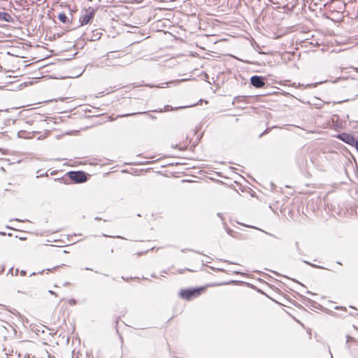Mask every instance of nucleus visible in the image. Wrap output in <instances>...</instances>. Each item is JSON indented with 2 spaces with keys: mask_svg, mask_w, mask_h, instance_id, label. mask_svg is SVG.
I'll return each mask as SVG.
<instances>
[{
  "mask_svg": "<svg viewBox=\"0 0 358 358\" xmlns=\"http://www.w3.org/2000/svg\"><path fill=\"white\" fill-rule=\"evenodd\" d=\"M58 19L63 23H67L69 22L68 17L64 13H60L59 14Z\"/></svg>",
  "mask_w": 358,
  "mask_h": 358,
  "instance_id": "0eeeda50",
  "label": "nucleus"
},
{
  "mask_svg": "<svg viewBox=\"0 0 358 358\" xmlns=\"http://www.w3.org/2000/svg\"><path fill=\"white\" fill-rule=\"evenodd\" d=\"M351 341H354V338H352L351 336H348L347 343H348Z\"/></svg>",
  "mask_w": 358,
  "mask_h": 358,
  "instance_id": "dca6fc26",
  "label": "nucleus"
},
{
  "mask_svg": "<svg viewBox=\"0 0 358 358\" xmlns=\"http://www.w3.org/2000/svg\"><path fill=\"white\" fill-rule=\"evenodd\" d=\"M250 83L256 88H261L265 85L264 78L259 76H253L250 78Z\"/></svg>",
  "mask_w": 358,
  "mask_h": 358,
  "instance_id": "7ed1b4c3",
  "label": "nucleus"
},
{
  "mask_svg": "<svg viewBox=\"0 0 358 358\" xmlns=\"http://www.w3.org/2000/svg\"><path fill=\"white\" fill-rule=\"evenodd\" d=\"M338 138L343 142L350 145H354L356 141H357L355 138V137L352 135L346 133H342L339 134Z\"/></svg>",
  "mask_w": 358,
  "mask_h": 358,
  "instance_id": "20e7f679",
  "label": "nucleus"
},
{
  "mask_svg": "<svg viewBox=\"0 0 358 358\" xmlns=\"http://www.w3.org/2000/svg\"><path fill=\"white\" fill-rule=\"evenodd\" d=\"M304 262H305L306 264H309V265H311V266H313V267H317L315 265L311 264L310 263H309V262H306V261H304Z\"/></svg>",
  "mask_w": 358,
  "mask_h": 358,
  "instance_id": "6ab92c4d",
  "label": "nucleus"
},
{
  "mask_svg": "<svg viewBox=\"0 0 358 358\" xmlns=\"http://www.w3.org/2000/svg\"><path fill=\"white\" fill-rule=\"evenodd\" d=\"M203 290V287L183 289L180 291V296L183 299L190 300L193 298L199 296Z\"/></svg>",
  "mask_w": 358,
  "mask_h": 358,
  "instance_id": "f257e3e1",
  "label": "nucleus"
},
{
  "mask_svg": "<svg viewBox=\"0 0 358 358\" xmlns=\"http://www.w3.org/2000/svg\"><path fill=\"white\" fill-rule=\"evenodd\" d=\"M182 107H178V108H176V109H180L182 108Z\"/></svg>",
  "mask_w": 358,
  "mask_h": 358,
  "instance_id": "b1692460",
  "label": "nucleus"
},
{
  "mask_svg": "<svg viewBox=\"0 0 358 358\" xmlns=\"http://www.w3.org/2000/svg\"><path fill=\"white\" fill-rule=\"evenodd\" d=\"M244 96H236L234 99V102L240 101L241 99H243Z\"/></svg>",
  "mask_w": 358,
  "mask_h": 358,
  "instance_id": "f8f14e48",
  "label": "nucleus"
},
{
  "mask_svg": "<svg viewBox=\"0 0 358 358\" xmlns=\"http://www.w3.org/2000/svg\"><path fill=\"white\" fill-rule=\"evenodd\" d=\"M174 110V108L169 106V105H166L164 106V109L162 110V109H160L159 110H158L159 112H163V111H171V110Z\"/></svg>",
  "mask_w": 358,
  "mask_h": 358,
  "instance_id": "6e6552de",
  "label": "nucleus"
},
{
  "mask_svg": "<svg viewBox=\"0 0 358 358\" xmlns=\"http://www.w3.org/2000/svg\"><path fill=\"white\" fill-rule=\"evenodd\" d=\"M0 20L7 22H13L14 19L11 15L6 12H0Z\"/></svg>",
  "mask_w": 358,
  "mask_h": 358,
  "instance_id": "423d86ee",
  "label": "nucleus"
},
{
  "mask_svg": "<svg viewBox=\"0 0 358 358\" xmlns=\"http://www.w3.org/2000/svg\"><path fill=\"white\" fill-rule=\"evenodd\" d=\"M6 275H10L11 276H13V268H10L8 270V273H7V274H6Z\"/></svg>",
  "mask_w": 358,
  "mask_h": 358,
  "instance_id": "9b49d317",
  "label": "nucleus"
},
{
  "mask_svg": "<svg viewBox=\"0 0 358 358\" xmlns=\"http://www.w3.org/2000/svg\"><path fill=\"white\" fill-rule=\"evenodd\" d=\"M269 131V129L267 128L264 132H262L260 135H259V137H262V136H264V134H267Z\"/></svg>",
  "mask_w": 358,
  "mask_h": 358,
  "instance_id": "ddd939ff",
  "label": "nucleus"
},
{
  "mask_svg": "<svg viewBox=\"0 0 358 358\" xmlns=\"http://www.w3.org/2000/svg\"><path fill=\"white\" fill-rule=\"evenodd\" d=\"M94 10H92L89 12H87L81 18L80 22L83 25L88 24L90 20L94 17Z\"/></svg>",
  "mask_w": 358,
  "mask_h": 358,
  "instance_id": "39448f33",
  "label": "nucleus"
},
{
  "mask_svg": "<svg viewBox=\"0 0 358 358\" xmlns=\"http://www.w3.org/2000/svg\"><path fill=\"white\" fill-rule=\"evenodd\" d=\"M295 246H296V250L298 251V253H299V255H302V254H303V252H302V251H301V248H300V247H299V243L298 241H296V242H295Z\"/></svg>",
  "mask_w": 358,
  "mask_h": 358,
  "instance_id": "1a4fd4ad",
  "label": "nucleus"
},
{
  "mask_svg": "<svg viewBox=\"0 0 358 358\" xmlns=\"http://www.w3.org/2000/svg\"><path fill=\"white\" fill-rule=\"evenodd\" d=\"M36 273H33L30 275V276H32V275H34Z\"/></svg>",
  "mask_w": 358,
  "mask_h": 358,
  "instance_id": "4be33fe9",
  "label": "nucleus"
},
{
  "mask_svg": "<svg viewBox=\"0 0 358 358\" xmlns=\"http://www.w3.org/2000/svg\"><path fill=\"white\" fill-rule=\"evenodd\" d=\"M18 273H19V269L15 268V271H13V276H17L18 275Z\"/></svg>",
  "mask_w": 358,
  "mask_h": 358,
  "instance_id": "4468645a",
  "label": "nucleus"
},
{
  "mask_svg": "<svg viewBox=\"0 0 358 358\" xmlns=\"http://www.w3.org/2000/svg\"><path fill=\"white\" fill-rule=\"evenodd\" d=\"M68 175L76 182H83L87 180L86 174L83 171H70Z\"/></svg>",
  "mask_w": 358,
  "mask_h": 358,
  "instance_id": "f03ea898",
  "label": "nucleus"
},
{
  "mask_svg": "<svg viewBox=\"0 0 358 358\" xmlns=\"http://www.w3.org/2000/svg\"><path fill=\"white\" fill-rule=\"evenodd\" d=\"M76 301L75 299H71L70 301H69V303L70 304H76Z\"/></svg>",
  "mask_w": 358,
  "mask_h": 358,
  "instance_id": "f3484780",
  "label": "nucleus"
},
{
  "mask_svg": "<svg viewBox=\"0 0 358 358\" xmlns=\"http://www.w3.org/2000/svg\"><path fill=\"white\" fill-rule=\"evenodd\" d=\"M355 70L358 72V68H355Z\"/></svg>",
  "mask_w": 358,
  "mask_h": 358,
  "instance_id": "5701e85b",
  "label": "nucleus"
},
{
  "mask_svg": "<svg viewBox=\"0 0 358 358\" xmlns=\"http://www.w3.org/2000/svg\"><path fill=\"white\" fill-rule=\"evenodd\" d=\"M4 271V267L2 268V269L1 270V273H2Z\"/></svg>",
  "mask_w": 358,
  "mask_h": 358,
  "instance_id": "412c9836",
  "label": "nucleus"
},
{
  "mask_svg": "<svg viewBox=\"0 0 358 358\" xmlns=\"http://www.w3.org/2000/svg\"><path fill=\"white\" fill-rule=\"evenodd\" d=\"M143 113H146V112H143V113H129V114L124 115L123 116L128 117V116L135 115H137V114H143Z\"/></svg>",
  "mask_w": 358,
  "mask_h": 358,
  "instance_id": "9d476101",
  "label": "nucleus"
},
{
  "mask_svg": "<svg viewBox=\"0 0 358 358\" xmlns=\"http://www.w3.org/2000/svg\"><path fill=\"white\" fill-rule=\"evenodd\" d=\"M50 293L51 294H55V295H56V294H55L54 292H52V291H50Z\"/></svg>",
  "mask_w": 358,
  "mask_h": 358,
  "instance_id": "aec40b11",
  "label": "nucleus"
},
{
  "mask_svg": "<svg viewBox=\"0 0 358 358\" xmlns=\"http://www.w3.org/2000/svg\"><path fill=\"white\" fill-rule=\"evenodd\" d=\"M354 145L355 146L356 149H357V151H358V140L356 141V143H355V145Z\"/></svg>",
  "mask_w": 358,
  "mask_h": 358,
  "instance_id": "a211bd4d",
  "label": "nucleus"
},
{
  "mask_svg": "<svg viewBox=\"0 0 358 358\" xmlns=\"http://www.w3.org/2000/svg\"><path fill=\"white\" fill-rule=\"evenodd\" d=\"M20 275H22V276H24L27 274V272L25 271H24V270L20 271Z\"/></svg>",
  "mask_w": 358,
  "mask_h": 358,
  "instance_id": "2eb2a0df",
  "label": "nucleus"
}]
</instances>
